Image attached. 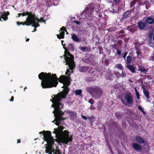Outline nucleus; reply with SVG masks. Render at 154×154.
Returning a JSON list of instances; mask_svg holds the SVG:
<instances>
[{"label":"nucleus","mask_w":154,"mask_h":154,"mask_svg":"<svg viewBox=\"0 0 154 154\" xmlns=\"http://www.w3.org/2000/svg\"><path fill=\"white\" fill-rule=\"evenodd\" d=\"M153 39L154 41V33L153 34Z\"/></svg>","instance_id":"nucleus-48"},{"label":"nucleus","mask_w":154,"mask_h":154,"mask_svg":"<svg viewBox=\"0 0 154 154\" xmlns=\"http://www.w3.org/2000/svg\"><path fill=\"white\" fill-rule=\"evenodd\" d=\"M32 17H31V18L30 20V25H32V26L35 27H37L40 26V25L38 24L39 22H44L45 24V22L43 20V18L42 17L39 19L35 15L32 13Z\"/></svg>","instance_id":"nucleus-8"},{"label":"nucleus","mask_w":154,"mask_h":154,"mask_svg":"<svg viewBox=\"0 0 154 154\" xmlns=\"http://www.w3.org/2000/svg\"><path fill=\"white\" fill-rule=\"evenodd\" d=\"M90 108H91V109L92 107H90Z\"/></svg>","instance_id":"nucleus-52"},{"label":"nucleus","mask_w":154,"mask_h":154,"mask_svg":"<svg viewBox=\"0 0 154 154\" xmlns=\"http://www.w3.org/2000/svg\"><path fill=\"white\" fill-rule=\"evenodd\" d=\"M115 74L117 77H120V74L119 72L118 71L115 72Z\"/></svg>","instance_id":"nucleus-32"},{"label":"nucleus","mask_w":154,"mask_h":154,"mask_svg":"<svg viewBox=\"0 0 154 154\" xmlns=\"http://www.w3.org/2000/svg\"><path fill=\"white\" fill-rule=\"evenodd\" d=\"M146 102H150V99H149V96L148 97H146Z\"/></svg>","instance_id":"nucleus-35"},{"label":"nucleus","mask_w":154,"mask_h":154,"mask_svg":"<svg viewBox=\"0 0 154 154\" xmlns=\"http://www.w3.org/2000/svg\"><path fill=\"white\" fill-rule=\"evenodd\" d=\"M14 97L13 96H12L11 99L10 100V101H13L14 100Z\"/></svg>","instance_id":"nucleus-42"},{"label":"nucleus","mask_w":154,"mask_h":154,"mask_svg":"<svg viewBox=\"0 0 154 154\" xmlns=\"http://www.w3.org/2000/svg\"><path fill=\"white\" fill-rule=\"evenodd\" d=\"M61 32L60 33V35H57V37L59 38H63L64 37V31H65L66 32L67 31L65 28L63 27H62L60 29Z\"/></svg>","instance_id":"nucleus-10"},{"label":"nucleus","mask_w":154,"mask_h":154,"mask_svg":"<svg viewBox=\"0 0 154 154\" xmlns=\"http://www.w3.org/2000/svg\"><path fill=\"white\" fill-rule=\"evenodd\" d=\"M135 94L137 96V97L138 100L140 99V94L139 93V92L137 91V89L136 88L135 89Z\"/></svg>","instance_id":"nucleus-30"},{"label":"nucleus","mask_w":154,"mask_h":154,"mask_svg":"<svg viewBox=\"0 0 154 154\" xmlns=\"http://www.w3.org/2000/svg\"><path fill=\"white\" fill-rule=\"evenodd\" d=\"M146 21L149 24H152L153 22V20L152 18L148 17L146 19Z\"/></svg>","instance_id":"nucleus-24"},{"label":"nucleus","mask_w":154,"mask_h":154,"mask_svg":"<svg viewBox=\"0 0 154 154\" xmlns=\"http://www.w3.org/2000/svg\"><path fill=\"white\" fill-rule=\"evenodd\" d=\"M117 53L119 55L121 54V52L120 51L117 50Z\"/></svg>","instance_id":"nucleus-37"},{"label":"nucleus","mask_w":154,"mask_h":154,"mask_svg":"<svg viewBox=\"0 0 154 154\" xmlns=\"http://www.w3.org/2000/svg\"><path fill=\"white\" fill-rule=\"evenodd\" d=\"M87 91L96 98L100 97L103 92L102 90L97 87H89L87 88Z\"/></svg>","instance_id":"nucleus-5"},{"label":"nucleus","mask_w":154,"mask_h":154,"mask_svg":"<svg viewBox=\"0 0 154 154\" xmlns=\"http://www.w3.org/2000/svg\"><path fill=\"white\" fill-rule=\"evenodd\" d=\"M137 54H138V52H137Z\"/></svg>","instance_id":"nucleus-55"},{"label":"nucleus","mask_w":154,"mask_h":154,"mask_svg":"<svg viewBox=\"0 0 154 154\" xmlns=\"http://www.w3.org/2000/svg\"><path fill=\"white\" fill-rule=\"evenodd\" d=\"M88 102L91 104H93L94 103V100L92 99L89 100Z\"/></svg>","instance_id":"nucleus-34"},{"label":"nucleus","mask_w":154,"mask_h":154,"mask_svg":"<svg viewBox=\"0 0 154 154\" xmlns=\"http://www.w3.org/2000/svg\"><path fill=\"white\" fill-rule=\"evenodd\" d=\"M116 68H118L119 69L122 70L123 69V67L122 65L121 64H117L116 65Z\"/></svg>","instance_id":"nucleus-27"},{"label":"nucleus","mask_w":154,"mask_h":154,"mask_svg":"<svg viewBox=\"0 0 154 154\" xmlns=\"http://www.w3.org/2000/svg\"><path fill=\"white\" fill-rule=\"evenodd\" d=\"M62 44L63 46V48L65 49V58L66 62V65H68L69 69H67L66 74L68 75H70L71 73L72 72V70L75 66L73 56L70 54L67 49L65 47V45L63 44V41H62Z\"/></svg>","instance_id":"nucleus-4"},{"label":"nucleus","mask_w":154,"mask_h":154,"mask_svg":"<svg viewBox=\"0 0 154 154\" xmlns=\"http://www.w3.org/2000/svg\"><path fill=\"white\" fill-rule=\"evenodd\" d=\"M132 60V58L130 56H128L127 57V63L129 65L131 63Z\"/></svg>","instance_id":"nucleus-26"},{"label":"nucleus","mask_w":154,"mask_h":154,"mask_svg":"<svg viewBox=\"0 0 154 154\" xmlns=\"http://www.w3.org/2000/svg\"><path fill=\"white\" fill-rule=\"evenodd\" d=\"M116 7H117L118 8L117 9L116 8H114V6L113 5L112 6L113 9V11H112V12L113 13H117L120 10V8H119V7L117 5Z\"/></svg>","instance_id":"nucleus-25"},{"label":"nucleus","mask_w":154,"mask_h":154,"mask_svg":"<svg viewBox=\"0 0 154 154\" xmlns=\"http://www.w3.org/2000/svg\"><path fill=\"white\" fill-rule=\"evenodd\" d=\"M26 88H25V89H26Z\"/></svg>","instance_id":"nucleus-53"},{"label":"nucleus","mask_w":154,"mask_h":154,"mask_svg":"<svg viewBox=\"0 0 154 154\" xmlns=\"http://www.w3.org/2000/svg\"><path fill=\"white\" fill-rule=\"evenodd\" d=\"M68 48L70 51H73L74 50V46L72 44H70L68 46Z\"/></svg>","instance_id":"nucleus-28"},{"label":"nucleus","mask_w":154,"mask_h":154,"mask_svg":"<svg viewBox=\"0 0 154 154\" xmlns=\"http://www.w3.org/2000/svg\"><path fill=\"white\" fill-rule=\"evenodd\" d=\"M72 38V40L76 42H82L81 40V39L79 38L76 34H71Z\"/></svg>","instance_id":"nucleus-11"},{"label":"nucleus","mask_w":154,"mask_h":154,"mask_svg":"<svg viewBox=\"0 0 154 154\" xmlns=\"http://www.w3.org/2000/svg\"><path fill=\"white\" fill-rule=\"evenodd\" d=\"M82 118L83 119H85V120H86L87 119V118L86 117H85V116H82Z\"/></svg>","instance_id":"nucleus-43"},{"label":"nucleus","mask_w":154,"mask_h":154,"mask_svg":"<svg viewBox=\"0 0 154 154\" xmlns=\"http://www.w3.org/2000/svg\"><path fill=\"white\" fill-rule=\"evenodd\" d=\"M74 22L78 25H79L80 24V23L79 22L77 21H75Z\"/></svg>","instance_id":"nucleus-41"},{"label":"nucleus","mask_w":154,"mask_h":154,"mask_svg":"<svg viewBox=\"0 0 154 154\" xmlns=\"http://www.w3.org/2000/svg\"><path fill=\"white\" fill-rule=\"evenodd\" d=\"M38 77L42 80L41 85L43 88L56 87L58 83V79L55 74L42 72L39 74Z\"/></svg>","instance_id":"nucleus-2"},{"label":"nucleus","mask_w":154,"mask_h":154,"mask_svg":"<svg viewBox=\"0 0 154 154\" xmlns=\"http://www.w3.org/2000/svg\"><path fill=\"white\" fill-rule=\"evenodd\" d=\"M116 3H119L121 0H113Z\"/></svg>","instance_id":"nucleus-38"},{"label":"nucleus","mask_w":154,"mask_h":154,"mask_svg":"<svg viewBox=\"0 0 154 154\" xmlns=\"http://www.w3.org/2000/svg\"><path fill=\"white\" fill-rule=\"evenodd\" d=\"M29 38H28V39H27L26 40V42H28V41H29Z\"/></svg>","instance_id":"nucleus-46"},{"label":"nucleus","mask_w":154,"mask_h":154,"mask_svg":"<svg viewBox=\"0 0 154 154\" xmlns=\"http://www.w3.org/2000/svg\"><path fill=\"white\" fill-rule=\"evenodd\" d=\"M69 114L72 117L75 116L76 115V113L74 112H69Z\"/></svg>","instance_id":"nucleus-33"},{"label":"nucleus","mask_w":154,"mask_h":154,"mask_svg":"<svg viewBox=\"0 0 154 154\" xmlns=\"http://www.w3.org/2000/svg\"><path fill=\"white\" fill-rule=\"evenodd\" d=\"M96 6L94 5V4L91 3L89 5L87 8L85 9H87L90 12V14H91V10H94L95 9H96Z\"/></svg>","instance_id":"nucleus-12"},{"label":"nucleus","mask_w":154,"mask_h":154,"mask_svg":"<svg viewBox=\"0 0 154 154\" xmlns=\"http://www.w3.org/2000/svg\"><path fill=\"white\" fill-rule=\"evenodd\" d=\"M116 115L118 119L120 118L121 116L120 115H119V114L118 113H116Z\"/></svg>","instance_id":"nucleus-36"},{"label":"nucleus","mask_w":154,"mask_h":154,"mask_svg":"<svg viewBox=\"0 0 154 154\" xmlns=\"http://www.w3.org/2000/svg\"><path fill=\"white\" fill-rule=\"evenodd\" d=\"M39 133L40 134H41L42 133V132L41 131V132H40Z\"/></svg>","instance_id":"nucleus-50"},{"label":"nucleus","mask_w":154,"mask_h":154,"mask_svg":"<svg viewBox=\"0 0 154 154\" xmlns=\"http://www.w3.org/2000/svg\"><path fill=\"white\" fill-rule=\"evenodd\" d=\"M90 108H91V109L92 107H90Z\"/></svg>","instance_id":"nucleus-51"},{"label":"nucleus","mask_w":154,"mask_h":154,"mask_svg":"<svg viewBox=\"0 0 154 154\" xmlns=\"http://www.w3.org/2000/svg\"><path fill=\"white\" fill-rule=\"evenodd\" d=\"M35 27V28H34V30L33 31H32V32H35V31H36V27Z\"/></svg>","instance_id":"nucleus-44"},{"label":"nucleus","mask_w":154,"mask_h":154,"mask_svg":"<svg viewBox=\"0 0 154 154\" xmlns=\"http://www.w3.org/2000/svg\"><path fill=\"white\" fill-rule=\"evenodd\" d=\"M79 69L81 72H85L88 70L89 68L87 66H82L79 67Z\"/></svg>","instance_id":"nucleus-14"},{"label":"nucleus","mask_w":154,"mask_h":154,"mask_svg":"<svg viewBox=\"0 0 154 154\" xmlns=\"http://www.w3.org/2000/svg\"><path fill=\"white\" fill-rule=\"evenodd\" d=\"M135 139L136 142L139 143H144V140L140 137L137 136L135 137Z\"/></svg>","instance_id":"nucleus-13"},{"label":"nucleus","mask_w":154,"mask_h":154,"mask_svg":"<svg viewBox=\"0 0 154 154\" xmlns=\"http://www.w3.org/2000/svg\"><path fill=\"white\" fill-rule=\"evenodd\" d=\"M122 101L126 106H131L133 104V97L130 93H127L124 95L122 98Z\"/></svg>","instance_id":"nucleus-6"},{"label":"nucleus","mask_w":154,"mask_h":154,"mask_svg":"<svg viewBox=\"0 0 154 154\" xmlns=\"http://www.w3.org/2000/svg\"><path fill=\"white\" fill-rule=\"evenodd\" d=\"M1 20V18H0V21Z\"/></svg>","instance_id":"nucleus-54"},{"label":"nucleus","mask_w":154,"mask_h":154,"mask_svg":"<svg viewBox=\"0 0 154 154\" xmlns=\"http://www.w3.org/2000/svg\"><path fill=\"white\" fill-rule=\"evenodd\" d=\"M51 133L50 131H47L46 132L45 131H43V134L44 135V140L47 142V143L45 152L46 153L51 154L53 152L54 154H61L60 151L58 149H54L53 145L54 143V139L51 136Z\"/></svg>","instance_id":"nucleus-3"},{"label":"nucleus","mask_w":154,"mask_h":154,"mask_svg":"<svg viewBox=\"0 0 154 154\" xmlns=\"http://www.w3.org/2000/svg\"><path fill=\"white\" fill-rule=\"evenodd\" d=\"M132 146L136 150H139L141 149V147L137 143H133L132 144Z\"/></svg>","instance_id":"nucleus-15"},{"label":"nucleus","mask_w":154,"mask_h":154,"mask_svg":"<svg viewBox=\"0 0 154 154\" xmlns=\"http://www.w3.org/2000/svg\"><path fill=\"white\" fill-rule=\"evenodd\" d=\"M20 141H19L18 140V142H17V143H20Z\"/></svg>","instance_id":"nucleus-49"},{"label":"nucleus","mask_w":154,"mask_h":154,"mask_svg":"<svg viewBox=\"0 0 154 154\" xmlns=\"http://www.w3.org/2000/svg\"><path fill=\"white\" fill-rule=\"evenodd\" d=\"M138 69L140 72H144L145 74L146 73V72L147 71V69H146L144 67L141 66H138Z\"/></svg>","instance_id":"nucleus-20"},{"label":"nucleus","mask_w":154,"mask_h":154,"mask_svg":"<svg viewBox=\"0 0 154 154\" xmlns=\"http://www.w3.org/2000/svg\"><path fill=\"white\" fill-rule=\"evenodd\" d=\"M126 76V74L125 71H122V73L120 74V77L123 78Z\"/></svg>","instance_id":"nucleus-31"},{"label":"nucleus","mask_w":154,"mask_h":154,"mask_svg":"<svg viewBox=\"0 0 154 154\" xmlns=\"http://www.w3.org/2000/svg\"><path fill=\"white\" fill-rule=\"evenodd\" d=\"M143 92L146 97L149 96V93L148 91H147L144 88H143Z\"/></svg>","instance_id":"nucleus-21"},{"label":"nucleus","mask_w":154,"mask_h":154,"mask_svg":"<svg viewBox=\"0 0 154 154\" xmlns=\"http://www.w3.org/2000/svg\"><path fill=\"white\" fill-rule=\"evenodd\" d=\"M138 25L140 29H143L145 26V24L142 22L138 23Z\"/></svg>","instance_id":"nucleus-19"},{"label":"nucleus","mask_w":154,"mask_h":154,"mask_svg":"<svg viewBox=\"0 0 154 154\" xmlns=\"http://www.w3.org/2000/svg\"><path fill=\"white\" fill-rule=\"evenodd\" d=\"M127 54V52H125V53H124V54L123 56V57L124 58H125Z\"/></svg>","instance_id":"nucleus-40"},{"label":"nucleus","mask_w":154,"mask_h":154,"mask_svg":"<svg viewBox=\"0 0 154 154\" xmlns=\"http://www.w3.org/2000/svg\"><path fill=\"white\" fill-rule=\"evenodd\" d=\"M80 49L84 52H87V51H89L90 50V49H89L88 48L85 47H80Z\"/></svg>","instance_id":"nucleus-23"},{"label":"nucleus","mask_w":154,"mask_h":154,"mask_svg":"<svg viewBox=\"0 0 154 154\" xmlns=\"http://www.w3.org/2000/svg\"><path fill=\"white\" fill-rule=\"evenodd\" d=\"M138 109L141 111H142V110H143L141 106H138Z\"/></svg>","instance_id":"nucleus-39"},{"label":"nucleus","mask_w":154,"mask_h":154,"mask_svg":"<svg viewBox=\"0 0 154 154\" xmlns=\"http://www.w3.org/2000/svg\"><path fill=\"white\" fill-rule=\"evenodd\" d=\"M9 14V12L8 11L6 13H4L1 16V17L4 20H7L8 19V17L7 16Z\"/></svg>","instance_id":"nucleus-17"},{"label":"nucleus","mask_w":154,"mask_h":154,"mask_svg":"<svg viewBox=\"0 0 154 154\" xmlns=\"http://www.w3.org/2000/svg\"><path fill=\"white\" fill-rule=\"evenodd\" d=\"M131 15V12L130 11H127L125 13H124L123 15V18L126 19Z\"/></svg>","instance_id":"nucleus-18"},{"label":"nucleus","mask_w":154,"mask_h":154,"mask_svg":"<svg viewBox=\"0 0 154 154\" xmlns=\"http://www.w3.org/2000/svg\"><path fill=\"white\" fill-rule=\"evenodd\" d=\"M142 112L144 114H145V112L143 110H142Z\"/></svg>","instance_id":"nucleus-45"},{"label":"nucleus","mask_w":154,"mask_h":154,"mask_svg":"<svg viewBox=\"0 0 154 154\" xmlns=\"http://www.w3.org/2000/svg\"><path fill=\"white\" fill-rule=\"evenodd\" d=\"M90 12L87 9H85L83 13L81 14L80 17L81 19H85L87 18V20H86L88 21V20H90L91 16L92 14H90Z\"/></svg>","instance_id":"nucleus-9"},{"label":"nucleus","mask_w":154,"mask_h":154,"mask_svg":"<svg viewBox=\"0 0 154 154\" xmlns=\"http://www.w3.org/2000/svg\"><path fill=\"white\" fill-rule=\"evenodd\" d=\"M59 81L63 84L62 88H63V91L55 96L54 95L52 99H51L53 103L51 107L54 109L52 113L55 118L53 122L55 121V124L58 126L57 128L54 129L53 133L55 134L60 142L67 144L72 141V135L69 134V132L67 130L62 131L64 127L60 124V122L63 119L61 116L63 115V112L60 110V109L63 108V105L60 103V101L62 98H65L68 94L69 90L68 86L70 85V80H59Z\"/></svg>","instance_id":"nucleus-1"},{"label":"nucleus","mask_w":154,"mask_h":154,"mask_svg":"<svg viewBox=\"0 0 154 154\" xmlns=\"http://www.w3.org/2000/svg\"><path fill=\"white\" fill-rule=\"evenodd\" d=\"M75 95H80L82 92V91L81 90H77L75 91Z\"/></svg>","instance_id":"nucleus-29"},{"label":"nucleus","mask_w":154,"mask_h":154,"mask_svg":"<svg viewBox=\"0 0 154 154\" xmlns=\"http://www.w3.org/2000/svg\"><path fill=\"white\" fill-rule=\"evenodd\" d=\"M152 60L154 61V57H152Z\"/></svg>","instance_id":"nucleus-47"},{"label":"nucleus","mask_w":154,"mask_h":154,"mask_svg":"<svg viewBox=\"0 0 154 154\" xmlns=\"http://www.w3.org/2000/svg\"><path fill=\"white\" fill-rule=\"evenodd\" d=\"M126 67L132 72L134 73L135 72V68L133 66L128 64L126 66Z\"/></svg>","instance_id":"nucleus-16"},{"label":"nucleus","mask_w":154,"mask_h":154,"mask_svg":"<svg viewBox=\"0 0 154 154\" xmlns=\"http://www.w3.org/2000/svg\"><path fill=\"white\" fill-rule=\"evenodd\" d=\"M138 3L137 2V0H134L131 2L130 4V7L131 8L133 7V8H135V7L134 6V5H135L136 3Z\"/></svg>","instance_id":"nucleus-22"},{"label":"nucleus","mask_w":154,"mask_h":154,"mask_svg":"<svg viewBox=\"0 0 154 154\" xmlns=\"http://www.w3.org/2000/svg\"><path fill=\"white\" fill-rule=\"evenodd\" d=\"M18 17H19L20 15L22 16L27 15L28 17L26 18V21L24 22H17L16 23L18 25H20V24H22L23 25H26L27 26L30 25V23L29 22H30V20L31 18V17H32V13L31 12H29L28 11L23 12L22 13L18 14Z\"/></svg>","instance_id":"nucleus-7"}]
</instances>
